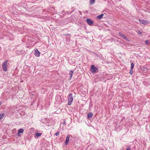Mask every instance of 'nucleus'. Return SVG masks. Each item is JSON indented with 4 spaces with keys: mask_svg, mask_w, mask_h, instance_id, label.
I'll use <instances>...</instances> for the list:
<instances>
[{
    "mask_svg": "<svg viewBox=\"0 0 150 150\" xmlns=\"http://www.w3.org/2000/svg\"><path fill=\"white\" fill-rule=\"evenodd\" d=\"M8 61L6 60L4 62L2 65V68L3 71H6L7 70V65Z\"/></svg>",
    "mask_w": 150,
    "mask_h": 150,
    "instance_id": "3",
    "label": "nucleus"
},
{
    "mask_svg": "<svg viewBox=\"0 0 150 150\" xmlns=\"http://www.w3.org/2000/svg\"><path fill=\"white\" fill-rule=\"evenodd\" d=\"M104 15L103 14H102L101 15L98 16H97V18L99 19H101L103 17Z\"/></svg>",
    "mask_w": 150,
    "mask_h": 150,
    "instance_id": "14",
    "label": "nucleus"
},
{
    "mask_svg": "<svg viewBox=\"0 0 150 150\" xmlns=\"http://www.w3.org/2000/svg\"><path fill=\"white\" fill-rule=\"evenodd\" d=\"M131 68L132 69H133V68L134 67V64L133 63H132L131 64Z\"/></svg>",
    "mask_w": 150,
    "mask_h": 150,
    "instance_id": "18",
    "label": "nucleus"
},
{
    "mask_svg": "<svg viewBox=\"0 0 150 150\" xmlns=\"http://www.w3.org/2000/svg\"><path fill=\"white\" fill-rule=\"evenodd\" d=\"M86 21L88 24L90 25H92L93 23V22L90 19L87 18L86 19Z\"/></svg>",
    "mask_w": 150,
    "mask_h": 150,
    "instance_id": "7",
    "label": "nucleus"
},
{
    "mask_svg": "<svg viewBox=\"0 0 150 150\" xmlns=\"http://www.w3.org/2000/svg\"><path fill=\"white\" fill-rule=\"evenodd\" d=\"M90 71L92 73H95L98 72V69L94 65H92L91 67Z\"/></svg>",
    "mask_w": 150,
    "mask_h": 150,
    "instance_id": "1",
    "label": "nucleus"
},
{
    "mask_svg": "<svg viewBox=\"0 0 150 150\" xmlns=\"http://www.w3.org/2000/svg\"><path fill=\"white\" fill-rule=\"evenodd\" d=\"M59 132H57L55 133V135H56V136H57L58 135H59Z\"/></svg>",
    "mask_w": 150,
    "mask_h": 150,
    "instance_id": "21",
    "label": "nucleus"
},
{
    "mask_svg": "<svg viewBox=\"0 0 150 150\" xmlns=\"http://www.w3.org/2000/svg\"><path fill=\"white\" fill-rule=\"evenodd\" d=\"M95 0H90V4L91 5L94 4L95 3Z\"/></svg>",
    "mask_w": 150,
    "mask_h": 150,
    "instance_id": "15",
    "label": "nucleus"
},
{
    "mask_svg": "<svg viewBox=\"0 0 150 150\" xmlns=\"http://www.w3.org/2000/svg\"><path fill=\"white\" fill-rule=\"evenodd\" d=\"M142 69L143 71L144 72H146L147 71L148 69L145 67H144Z\"/></svg>",
    "mask_w": 150,
    "mask_h": 150,
    "instance_id": "13",
    "label": "nucleus"
},
{
    "mask_svg": "<svg viewBox=\"0 0 150 150\" xmlns=\"http://www.w3.org/2000/svg\"><path fill=\"white\" fill-rule=\"evenodd\" d=\"M4 113H1L0 114V120L2 119L4 116Z\"/></svg>",
    "mask_w": 150,
    "mask_h": 150,
    "instance_id": "16",
    "label": "nucleus"
},
{
    "mask_svg": "<svg viewBox=\"0 0 150 150\" xmlns=\"http://www.w3.org/2000/svg\"><path fill=\"white\" fill-rule=\"evenodd\" d=\"M139 35H142V32L139 31Z\"/></svg>",
    "mask_w": 150,
    "mask_h": 150,
    "instance_id": "24",
    "label": "nucleus"
},
{
    "mask_svg": "<svg viewBox=\"0 0 150 150\" xmlns=\"http://www.w3.org/2000/svg\"><path fill=\"white\" fill-rule=\"evenodd\" d=\"M129 73L131 75H132L133 74V69H131L129 71Z\"/></svg>",
    "mask_w": 150,
    "mask_h": 150,
    "instance_id": "19",
    "label": "nucleus"
},
{
    "mask_svg": "<svg viewBox=\"0 0 150 150\" xmlns=\"http://www.w3.org/2000/svg\"><path fill=\"white\" fill-rule=\"evenodd\" d=\"M73 100V98H72V93H70L69 96V98L68 99V103L67 104L69 105H71Z\"/></svg>",
    "mask_w": 150,
    "mask_h": 150,
    "instance_id": "2",
    "label": "nucleus"
},
{
    "mask_svg": "<svg viewBox=\"0 0 150 150\" xmlns=\"http://www.w3.org/2000/svg\"><path fill=\"white\" fill-rule=\"evenodd\" d=\"M24 131V130L23 129L21 128L18 130V132L17 135L18 137H20L21 136V134L23 133Z\"/></svg>",
    "mask_w": 150,
    "mask_h": 150,
    "instance_id": "6",
    "label": "nucleus"
},
{
    "mask_svg": "<svg viewBox=\"0 0 150 150\" xmlns=\"http://www.w3.org/2000/svg\"><path fill=\"white\" fill-rule=\"evenodd\" d=\"M2 103V102H0V105H1Z\"/></svg>",
    "mask_w": 150,
    "mask_h": 150,
    "instance_id": "25",
    "label": "nucleus"
},
{
    "mask_svg": "<svg viewBox=\"0 0 150 150\" xmlns=\"http://www.w3.org/2000/svg\"><path fill=\"white\" fill-rule=\"evenodd\" d=\"M130 148L129 147H127V148L126 149V150H130Z\"/></svg>",
    "mask_w": 150,
    "mask_h": 150,
    "instance_id": "22",
    "label": "nucleus"
},
{
    "mask_svg": "<svg viewBox=\"0 0 150 150\" xmlns=\"http://www.w3.org/2000/svg\"><path fill=\"white\" fill-rule=\"evenodd\" d=\"M61 98V96H57V100H58L59 102L60 101V99L59 100H58L57 99L58 98L59 99V98Z\"/></svg>",
    "mask_w": 150,
    "mask_h": 150,
    "instance_id": "20",
    "label": "nucleus"
},
{
    "mask_svg": "<svg viewBox=\"0 0 150 150\" xmlns=\"http://www.w3.org/2000/svg\"><path fill=\"white\" fill-rule=\"evenodd\" d=\"M70 34H64V35H66V36H70Z\"/></svg>",
    "mask_w": 150,
    "mask_h": 150,
    "instance_id": "23",
    "label": "nucleus"
},
{
    "mask_svg": "<svg viewBox=\"0 0 150 150\" xmlns=\"http://www.w3.org/2000/svg\"><path fill=\"white\" fill-rule=\"evenodd\" d=\"M145 43L147 45L149 44L150 43V41L148 40H146L145 41Z\"/></svg>",
    "mask_w": 150,
    "mask_h": 150,
    "instance_id": "17",
    "label": "nucleus"
},
{
    "mask_svg": "<svg viewBox=\"0 0 150 150\" xmlns=\"http://www.w3.org/2000/svg\"><path fill=\"white\" fill-rule=\"evenodd\" d=\"M74 71L72 70H70V73L69 74L70 75V79L72 77V75L73 74Z\"/></svg>",
    "mask_w": 150,
    "mask_h": 150,
    "instance_id": "12",
    "label": "nucleus"
},
{
    "mask_svg": "<svg viewBox=\"0 0 150 150\" xmlns=\"http://www.w3.org/2000/svg\"><path fill=\"white\" fill-rule=\"evenodd\" d=\"M119 34L120 37H121L124 39L126 40L127 41H129L128 39L127 38L126 36L121 32H119Z\"/></svg>",
    "mask_w": 150,
    "mask_h": 150,
    "instance_id": "4",
    "label": "nucleus"
},
{
    "mask_svg": "<svg viewBox=\"0 0 150 150\" xmlns=\"http://www.w3.org/2000/svg\"><path fill=\"white\" fill-rule=\"evenodd\" d=\"M93 114L92 112L89 113L87 115V118L89 119L91 118L93 116Z\"/></svg>",
    "mask_w": 150,
    "mask_h": 150,
    "instance_id": "10",
    "label": "nucleus"
},
{
    "mask_svg": "<svg viewBox=\"0 0 150 150\" xmlns=\"http://www.w3.org/2000/svg\"><path fill=\"white\" fill-rule=\"evenodd\" d=\"M35 54L36 57H39L40 55V52L38 51V50L36 49L35 52Z\"/></svg>",
    "mask_w": 150,
    "mask_h": 150,
    "instance_id": "9",
    "label": "nucleus"
},
{
    "mask_svg": "<svg viewBox=\"0 0 150 150\" xmlns=\"http://www.w3.org/2000/svg\"><path fill=\"white\" fill-rule=\"evenodd\" d=\"M139 22L141 23L142 24H144V25L150 23L149 21H147L144 20H141L140 19H139Z\"/></svg>",
    "mask_w": 150,
    "mask_h": 150,
    "instance_id": "5",
    "label": "nucleus"
},
{
    "mask_svg": "<svg viewBox=\"0 0 150 150\" xmlns=\"http://www.w3.org/2000/svg\"><path fill=\"white\" fill-rule=\"evenodd\" d=\"M42 134V133H39L38 132H36L35 133V137H40Z\"/></svg>",
    "mask_w": 150,
    "mask_h": 150,
    "instance_id": "11",
    "label": "nucleus"
},
{
    "mask_svg": "<svg viewBox=\"0 0 150 150\" xmlns=\"http://www.w3.org/2000/svg\"><path fill=\"white\" fill-rule=\"evenodd\" d=\"M70 139V136L69 135H68L66 138V140L65 142V145H67Z\"/></svg>",
    "mask_w": 150,
    "mask_h": 150,
    "instance_id": "8",
    "label": "nucleus"
}]
</instances>
